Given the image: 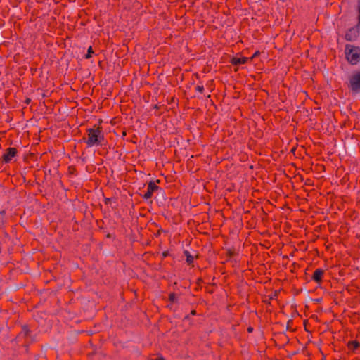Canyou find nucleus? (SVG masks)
Here are the masks:
<instances>
[{
  "mask_svg": "<svg viewBox=\"0 0 360 360\" xmlns=\"http://www.w3.org/2000/svg\"><path fill=\"white\" fill-rule=\"evenodd\" d=\"M17 150L15 148H8L3 155V160L8 163L10 162L13 158L16 155Z\"/></svg>",
  "mask_w": 360,
  "mask_h": 360,
  "instance_id": "obj_4",
  "label": "nucleus"
},
{
  "mask_svg": "<svg viewBox=\"0 0 360 360\" xmlns=\"http://www.w3.org/2000/svg\"><path fill=\"white\" fill-rule=\"evenodd\" d=\"M176 300V296L174 294H170L169 295V300L172 302H174Z\"/></svg>",
  "mask_w": 360,
  "mask_h": 360,
  "instance_id": "obj_14",
  "label": "nucleus"
},
{
  "mask_svg": "<svg viewBox=\"0 0 360 360\" xmlns=\"http://www.w3.org/2000/svg\"><path fill=\"white\" fill-rule=\"evenodd\" d=\"M349 87L353 92L360 91V72L352 75L349 79Z\"/></svg>",
  "mask_w": 360,
  "mask_h": 360,
  "instance_id": "obj_3",
  "label": "nucleus"
},
{
  "mask_svg": "<svg viewBox=\"0 0 360 360\" xmlns=\"http://www.w3.org/2000/svg\"><path fill=\"white\" fill-rule=\"evenodd\" d=\"M92 47L89 46L87 51V53L85 56L86 58H90L91 57V54L93 53Z\"/></svg>",
  "mask_w": 360,
  "mask_h": 360,
  "instance_id": "obj_11",
  "label": "nucleus"
},
{
  "mask_svg": "<svg viewBox=\"0 0 360 360\" xmlns=\"http://www.w3.org/2000/svg\"><path fill=\"white\" fill-rule=\"evenodd\" d=\"M195 89H196V91H198V92H200V93H202V92H203V91H204V87H203V86H197L195 87Z\"/></svg>",
  "mask_w": 360,
  "mask_h": 360,
  "instance_id": "obj_13",
  "label": "nucleus"
},
{
  "mask_svg": "<svg viewBox=\"0 0 360 360\" xmlns=\"http://www.w3.org/2000/svg\"><path fill=\"white\" fill-rule=\"evenodd\" d=\"M159 187L154 182H150L148 185L147 191L143 195V198L145 199L150 198L153 195V193Z\"/></svg>",
  "mask_w": 360,
  "mask_h": 360,
  "instance_id": "obj_5",
  "label": "nucleus"
},
{
  "mask_svg": "<svg viewBox=\"0 0 360 360\" xmlns=\"http://www.w3.org/2000/svg\"><path fill=\"white\" fill-rule=\"evenodd\" d=\"M251 58L247 57H233L231 60V63L234 65L245 64Z\"/></svg>",
  "mask_w": 360,
  "mask_h": 360,
  "instance_id": "obj_6",
  "label": "nucleus"
},
{
  "mask_svg": "<svg viewBox=\"0 0 360 360\" xmlns=\"http://www.w3.org/2000/svg\"><path fill=\"white\" fill-rule=\"evenodd\" d=\"M345 55L347 60L352 65L356 64L360 60V49L358 47L347 45Z\"/></svg>",
  "mask_w": 360,
  "mask_h": 360,
  "instance_id": "obj_2",
  "label": "nucleus"
},
{
  "mask_svg": "<svg viewBox=\"0 0 360 360\" xmlns=\"http://www.w3.org/2000/svg\"><path fill=\"white\" fill-rule=\"evenodd\" d=\"M86 143L89 147L101 145L104 140L103 134L99 127L87 129Z\"/></svg>",
  "mask_w": 360,
  "mask_h": 360,
  "instance_id": "obj_1",
  "label": "nucleus"
},
{
  "mask_svg": "<svg viewBox=\"0 0 360 360\" xmlns=\"http://www.w3.org/2000/svg\"><path fill=\"white\" fill-rule=\"evenodd\" d=\"M357 9H358V20H359V26H360V0L358 1L357 5Z\"/></svg>",
  "mask_w": 360,
  "mask_h": 360,
  "instance_id": "obj_12",
  "label": "nucleus"
},
{
  "mask_svg": "<svg viewBox=\"0 0 360 360\" xmlns=\"http://www.w3.org/2000/svg\"><path fill=\"white\" fill-rule=\"evenodd\" d=\"M186 255V262L188 264H191L193 262V257L191 256L188 251L185 252Z\"/></svg>",
  "mask_w": 360,
  "mask_h": 360,
  "instance_id": "obj_10",
  "label": "nucleus"
},
{
  "mask_svg": "<svg viewBox=\"0 0 360 360\" xmlns=\"http://www.w3.org/2000/svg\"><path fill=\"white\" fill-rule=\"evenodd\" d=\"M258 54H259V52H258V51L255 52V53H254V55L252 56V58H250L252 59V58H253L256 57L257 56H258Z\"/></svg>",
  "mask_w": 360,
  "mask_h": 360,
  "instance_id": "obj_15",
  "label": "nucleus"
},
{
  "mask_svg": "<svg viewBox=\"0 0 360 360\" xmlns=\"http://www.w3.org/2000/svg\"><path fill=\"white\" fill-rule=\"evenodd\" d=\"M323 274L324 271L323 269H317L314 271L312 275V279L316 283H320L322 280Z\"/></svg>",
  "mask_w": 360,
  "mask_h": 360,
  "instance_id": "obj_7",
  "label": "nucleus"
},
{
  "mask_svg": "<svg viewBox=\"0 0 360 360\" xmlns=\"http://www.w3.org/2000/svg\"><path fill=\"white\" fill-rule=\"evenodd\" d=\"M360 346L359 342L357 341H351L348 343V347L352 350H355Z\"/></svg>",
  "mask_w": 360,
  "mask_h": 360,
  "instance_id": "obj_9",
  "label": "nucleus"
},
{
  "mask_svg": "<svg viewBox=\"0 0 360 360\" xmlns=\"http://www.w3.org/2000/svg\"><path fill=\"white\" fill-rule=\"evenodd\" d=\"M248 332H252V328H249L248 329Z\"/></svg>",
  "mask_w": 360,
  "mask_h": 360,
  "instance_id": "obj_17",
  "label": "nucleus"
},
{
  "mask_svg": "<svg viewBox=\"0 0 360 360\" xmlns=\"http://www.w3.org/2000/svg\"><path fill=\"white\" fill-rule=\"evenodd\" d=\"M153 360V359H152ZM154 360H165L162 357H157Z\"/></svg>",
  "mask_w": 360,
  "mask_h": 360,
  "instance_id": "obj_16",
  "label": "nucleus"
},
{
  "mask_svg": "<svg viewBox=\"0 0 360 360\" xmlns=\"http://www.w3.org/2000/svg\"><path fill=\"white\" fill-rule=\"evenodd\" d=\"M357 36V31L355 28L350 29L345 35V38L348 41H352Z\"/></svg>",
  "mask_w": 360,
  "mask_h": 360,
  "instance_id": "obj_8",
  "label": "nucleus"
}]
</instances>
